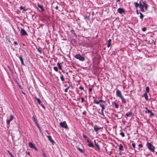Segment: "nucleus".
I'll return each instance as SVG.
<instances>
[{"label":"nucleus","mask_w":157,"mask_h":157,"mask_svg":"<svg viewBox=\"0 0 157 157\" xmlns=\"http://www.w3.org/2000/svg\"><path fill=\"white\" fill-rule=\"evenodd\" d=\"M146 146L149 151L153 152H155V147L151 143L147 142Z\"/></svg>","instance_id":"f257e3e1"},{"label":"nucleus","mask_w":157,"mask_h":157,"mask_svg":"<svg viewBox=\"0 0 157 157\" xmlns=\"http://www.w3.org/2000/svg\"><path fill=\"white\" fill-rule=\"evenodd\" d=\"M75 57L76 59L81 61H83L85 60V58L84 57L82 56L80 54H78L75 55Z\"/></svg>","instance_id":"f03ea898"},{"label":"nucleus","mask_w":157,"mask_h":157,"mask_svg":"<svg viewBox=\"0 0 157 157\" xmlns=\"http://www.w3.org/2000/svg\"><path fill=\"white\" fill-rule=\"evenodd\" d=\"M60 126L63 128L66 129L67 127V125L65 121H63V122H60L59 123Z\"/></svg>","instance_id":"7ed1b4c3"},{"label":"nucleus","mask_w":157,"mask_h":157,"mask_svg":"<svg viewBox=\"0 0 157 157\" xmlns=\"http://www.w3.org/2000/svg\"><path fill=\"white\" fill-rule=\"evenodd\" d=\"M21 33L22 36H27L28 35L25 30L22 28H21Z\"/></svg>","instance_id":"20e7f679"},{"label":"nucleus","mask_w":157,"mask_h":157,"mask_svg":"<svg viewBox=\"0 0 157 157\" xmlns=\"http://www.w3.org/2000/svg\"><path fill=\"white\" fill-rule=\"evenodd\" d=\"M116 95L117 97L120 98L122 96L121 91L119 90H117L116 91Z\"/></svg>","instance_id":"39448f33"},{"label":"nucleus","mask_w":157,"mask_h":157,"mask_svg":"<svg viewBox=\"0 0 157 157\" xmlns=\"http://www.w3.org/2000/svg\"><path fill=\"white\" fill-rule=\"evenodd\" d=\"M13 116L12 115H11L10 119L6 120V124L7 125H9L10 124V122L13 120Z\"/></svg>","instance_id":"423d86ee"},{"label":"nucleus","mask_w":157,"mask_h":157,"mask_svg":"<svg viewBox=\"0 0 157 157\" xmlns=\"http://www.w3.org/2000/svg\"><path fill=\"white\" fill-rule=\"evenodd\" d=\"M117 12L121 14L123 13H124L125 12L123 8H118L117 10Z\"/></svg>","instance_id":"0eeeda50"},{"label":"nucleus","mask_w":157,"mask_h":157,"mask_svg":"<svg viewBox=\"0 0 157 157\" xmlns=\"http://www.w3.org/2000/svg\"><path fill=\"white\" fill-rule=\"evenodd\" d=\"M101 129V128L99 127L97 125H95L94 126V129L95 132L98 131L99 130Z\"/></svg>","instance_id":"6e6552de"},{"label":"nucleus","mask_w":157,"mask_h":157,"mask_svg":"<svg viewBox=\"0 0 157 157\" xmlns=\"http://www.w3.org/2000/svg\"><path fill=\"white\" fill-rule=\"evenodd\" d=\"M86 142L87 143H88V146L90 147H94V145L88 139L87 140Z\"/></svg>","instance_id":"1a4fd4ad"},{"label":"nucleus","mask_w":157,"mask_h":157,"mask_svg":"<svg viewBox=\"0 0 157 157\" xmlns=\"http://www.w3.org/2000/svg\"><path fill=\"white\" fill-rule=\"evenodd\" d=\"M47 137H48L49 141L52 144H53L55 143L54 140L52 139V137L50 136H47Z\"/></svg>","instance_id":"9d476101"},{"label":"nucleus","mask_w":157,"mask_h":157,"mask_svg":"<svg viewBox=\"0 0 157 157\" xmlns=\"http://www.w3.org/2000/svg\"><path fill=\"white\" fill-rule=\"evenodd\" d=\"M103 101L102 100H100L99 101H98L96 100H94V103L97 104H99L100 102H101Z\"/></svg>","instance_id":"9b49d317"},{"label":"nucleus","mask_w":157,"mask_h":157,"mask_svg":"<svg viewBox=\"0 0 157 157\" xmlns=\"http://www.w3.org/2000/svg\"><path fill=\"white\" fill-rule=\"evenodd\" d=\"M132 111H130L129 112H128L125 115L126 116L128 117H130L132 115Z\"/></svg>","instance_id":"f8f14e48"},{"label":"nucleus","mask_w":157,"mask_h":157,"mask_svg":"<svg viewBox=\"0 0 157 157\" xmlns=\"http://www.w3.org/2000/svg\"><path fill=\"white\" fill-rule=\"evenodd\" d=\"M139 8L140 10V11L143 13L145 11L144 9V5H142L140 6H139Z\"/></svg>","instance_id":"ddd939ff"},{"label":"nucleus","mask_w":157,"mask_h":157,"mask_svg":"<svg viewBox=\"0 0 157 157\" xmlns=\"http://www.w3.org/2000/svg\"><path fill=\"white\" fill-rule=\"evenodd\" d=\"M19 59L21 61V64L22 65H25V64L24 63L23 59L22 58V56H20L19 57Z\"/></svg>","instance_id":"4468645a"},{"label":"nucleus","mask_w":157,"mask_h":157,"mask_svg":"<svg viewBox=\"0 0 157 157\" xmlns=\"http://www.w3.org/2000/svg\"><path fill=\"white\" fill-rule=\"evenodd\" d=\"M28 144H29V147L30 148H33L35 146L34 144H33V143H32L31 142H30Z\"/></svg>","instance_id":"2eb2a0df"},{"label":"nucleus","mask_w":157,"mask_h":157,"mask_svg":"<svg viewBox=\"0 0 157 157\" xmlns=\"http://www.w3.org/2000/svg\"><path fill=\"white\" fill-rule=\"evenodd\" d=\"M119 150L120 151H123V146L121 144H119Z\"/></svg>","instance_id":"dca6fc26"},{"label":"nucleus","mask_w":157,"mask_h":157,"mask_svg":"<svg viewBox=\"0 0 157 157\" xmlns=\"http://www.w3.org/2000/svg\"><path fill=\"white\" fill-rule=\"evenodd\" d=\"M37 6L42 11L44 12V10L43 8V7L42 6L39 4H38L37 5Z\"/></svg>","instance_id":"f3484780"},{"label":"nucleus","mask_w":157,"mask_h":157,"mask_svg":"<svg viewBox=\"0 0 157 157\" xmlns=\"http://www.w3.org/2000/svg\"><path fill=\"white\" fill-rule=\"evenodd\" d=\"M122 102L123 103H125L126 102V101L125 99L123 96H122L120 98Z\"/></svg>","instance_id":"a211bd4d"},{"label":"nucleus","mask_w":157,"mask_h":157,"mask_svg":"<svg viewBox=\"0 0 157 157\" xmlns=\"http://www.w3.org/2000/svg\"><path fill=\"white\" fill-rule=\"evenodd\" d=\"M139 14H140V19L142 21L143 17H144V15L140 12H139Z\"/></svg>","instance_id":"6ab92c4d"},{"label":"nucleus","mask_w":157,"mask_h":157,"mask_svg":"<svg viewBox=\"0 0 157 157\" xmlns=\"http://www.w3.org/2000/svg\"><path fill=\"white\" fill-rule=\"evenodd\" d=\"M60 74L61 75L60 76V79L63 82L65 81V79L63 77V75L61 74V73H60Z\"/></svg>","instance_id":"aec40b11"},{"label":"nucleus","mask_w":157,"mask_h":157,"mask_svg":"<svg viewBox=\"0 0 157 157\" xmlns=\"http://www.w3.org/2000/svg\"><path fill=\"white\" fill-rule=\"evenodd\" d=\"M35 99L37 100V102L40 104L41 102V101L39 98H37L36 97H35Z\"/></svg>","instance_id":"412c9836"},{"label":"nucleus","mask_w":157,"mask_h":157,"mask_svg":"<svg viewBox=\"0 0 157 157\" xmlns=\"http://www.w3.org/2000/svg\"><path fill=\"white\" fill-rule=\"evenodd\" d=\"M37 51L40 54H41L42 53L41 48L40 47H39L38 48H37Z\"/></svg>","instance_id":"4be33fe9"},{"label":"nucleus","mask_w":157,"mask_h":157,"mask_svg":"<svg viewBox=\"0 0 157 157\" xmlns=\"http://www.w3.org/2000/svg\"><path fill=\"white\" fill-rule=\"evenodd\" d=\"M20 9L21 10H23V11L22 12V13H24L26 10L25 9V8L22 6H21L20 7Z\"/></svg>","instance_id":"5701e85b"},{"label":"nucleus","mask_w":157,"mask_h":157,"mask_svg":"<svg viewBox=\"0 0 157 157\" xmlns=\"http://www.w3.org/2000/svg\"><path fill=\"white\" fill-rule=\"evenodd\" d=\"M114 104V105H115V107L117 109L118 108V107H119V106H118V104H117L116 102H113V103H112V105L113 104Z\"/></svg>","instance_id":"b1692460"},{"label":"nucleus","mask_w":157,"mask_h":157,"mask_svg":"<svg viewBox=\"0 0 157 157\" xmlns=\"http://www.w3.org/2000/svg\"><path fill=\"white\" fill-rule=\"evenodd\" d=\"M144 97L145 98L146 100H148V96L147 95V93H144Z\"/></svg>","instance_id":"393cba45"},{"label":"nucleus","mask_w":157,"mask_h":157,"mask_svg":"<svg viewBox=\"0 0 157 157\" xmlns=\"http://www.w3.org/2000/svg\"><path fill=\"white\" fill-rule=\"evenodd\" d=\"M57 65L60 70H62V67L61 65L60 64L59 62L57 63Z\"/></svg>","instance_id":"a878e982"},{"label":"nucleus","mask_w":157,"mask_h":157,"mask_svg":"<svg viewBox=\"0 0 157 157\" xmlns=\"http://www.w3.org/2000/svg\"><path fill=\"white\" fill-rule=\"evenodd\" d=\"M145 109H146V110L145 111V113H149L150 112H151V111L148 109L147 108V107H145Z\"/></svg>","instance_id":"bb28decb"},{"label":"nucleus","mask_w":157,"mask_h":157,"mask_svg":"<svg viewBox=\"0 0 157 157\" xmlns=\"http://www.w3.org/2000/svg\"><path fill=\"white\" fill-rule=\"evenodd\" d=\"M77 149L79 151H80L81 153H83L84 152V151H83L82 149H81V148H80V147H77Z\"/></svg>","instance_id":"cd10ccee"},{"label":"nucleus","mask_w":157,"mask_h":157,"mask_svg":"<svg viewBox=\"0 0 157 157\" xmlns=\"http://www.w3.org/2000/svg\"><path fill=\"white\" fill-rule=\"evenodd\" d=\"M70 88H71L72 89H73V88L72 83L70 84L69 86L67 87V88L68 89Z\"/></svg>","instance_id":"c85d7f7f"},{"label":"nucleus","mask_w":157,"mask_h":157,"mask_svg":"<svg viewBox=\"0 0 157 157\" xmlns=\"http://www.w3.org/2000/svg\"><path fill=\"white\" fill-rule=\"evenodd\" d=\"M146 92L145 93H148L149 91V88L148 86H147L146 87Z\"/></svg>","instance_id":"c756f323"},{"label":"nucleus","mask_w":157,"mask_h":157,"mask_svg":"<svg viewBox=\"0 0 157 157\" xmlns=\"http://www.w3.org/2000/svg\"><path fill=\"white\" fill-rule=\"evenodd\" d=\"M33 119L34 121L35 122V124L37 123V120L36 119L35 117L34 116H33Z\"/></svg>","instance_id":"7c9ffc66"},{"label":"nucleus","mask_w":157,"mask_h":157,"mask_svg":"<svg viewBox=\"0 0 157 157\" xmlns=\"http://www.w3.org/2000/svg\"><path fill=\"white\" fill-rule=\"evenodd\" d=\"M134 5L135 6V7L136 8H137L139 6V5H138V3L137 2H135L134 3Z\"/></svg>","instance_id":"2f4dec72"},{"label":"nucleus","mask_w":157,"mask_h":157,"mask_svg":"<svg viewBox=\"0 0 157 157\" xmlns=\"http://www.w3.org/2000/svg\"><path fill=\"white\" fill-rule=\"evenodd\" d=\"M120 135H121L122 137L124 136V134L123 132L121 131L120 133Z\"/></svg>","instance_id":"473e14b6"},{"label":"nucleus","mask_w":157,"mask_h":157,"mask_svg":"<svg viewBox=\"0 0 157 157\" xmlns=\"http://www.w3.org/2000/svg\"><path fill=\"white\" fill-rule=\"evenodd\" d=\"M36 124V126H37V127L38 128L40 131H41L40 127V125L38 124V123H37Z\"/></svg>","instance_id":"72a5a7b5"},{"label":"nucleus","mask_w":157,"mask_h":157,"mask_svg":"<svg viewBox=\"0 0 157 157\" xmlns=\"http://www.w3.org/2000/svg\"><path fill=\"white\" fill-rule=\"evenodd\" d=\"M144 8L145 10V11H146L147 10L148 5H145L144 6Z\"/></svg>","instance_id":"f704fd0d"},{"label":"nucleus","mask_w":157,"mask_h":157,"mask_svg":"<svg viewBox=\"0 0 157 157\" xmlns=\"http://www.w3.org/2000/svg\"><path fill=\"white\" fill-rule=\"evenodd\" d=\"M54 70L56 71L57 72L58 71V69L57 67H53Z\"/></svg>","instance_id":"c9c22d12"},{"label":"nucleus","mask_w":157,"mask_h":157,"mask_svg":"<svg viewBox=\"0 0 157 157\" xmlns=\"http://www.w3.org/2000/svg\"><path fill=\"white\" fill-rule=\"evenodd\" d=\"M146 30L147 28L145 27H143L142 28V30L144 32L146 31Z\"/></svg>","instance_id":"e433bc0d"},{"label":"nucleus","mask_w":157,"mask_h":157,"mask_svg":"<svg viewBox=\"0 0 157 157\" xmlns=\"http://www.w3.org/2000/svg\"><path fill=\"white\" fill-rule=\"evenodd\" d=\"M142 3H143V5H144V6L145 5H147V3H146V2L145 1H143V2Z\"/></svg>","instance_id":"4c0bfd02"},{"label":"nucleus","mask_w":157,"mask_h":157,"mask_svg":"<svg viewBox=\"0 0 157 157\" xmlns=\"http://www.w3.org/2000/svg\"><path fill=\"white\" fill-rule=\"evenodd\" d=\"M150 116H153L154 115V114L151 111V112H150Z\"/></svg>","instance_id":"58836bf2"},{"label":"nucleus","mask_w":157,"mask_h":157,"mask_svg":"<svg viewBox=\"0 0 157 157\" xmlns=\"http://www.w3.org/2000/svg\"><path fill=\"white\" fill-rule=\"evenodd\" d=\"M70 32L72 34H75V32L74 30L71 29L70 30Z\"/></svg>","instance_id":"ea45409f"},{"label":"nucleus","mask_w":157,"mask_h":157,"mask_svg":"<svg viewBox=\"0 0 157 157\" xmlns=\"http://www.w3.org/2000/svg\"><path fill=\"white\" fill-rule=\"evenodd\" d=\"M92 88H90L89 89V94H90V92L92 91Z\"/></svg>","instance_id":"a19ab883"},{"label":"nucleus","mask_w":157,"mask_h":157,"mask_svg":"<svg viewBox=\"0 0 157 157\" xmlns=\"http://www.w3.org/2000/svg\"><path fill=\"white\" fill-rule=\"evenodd\" d=\"M132 145L133 148H135V144L134 143H132Z\"/></svg>","instance_id":"79ce46f5"},{"label":"nucleus","mask_w":157,"mask_h":157,"mask_svg":"<svg viewBox=\"0 0 157 157\" xmlns=\"http://www.w3.org/2000/svg\"><path fill=\"white\" fill-rule=\"evenodd\" d=\"M79 88L81 90H84V88L82 86H79Z\"/></svg>","instance_id":"37998d69"},{"label":"nucleus","mask_w":157,"mask_h":157,"mask_svg":"<svg viewBox=\"0 0 157 157\" xmlns=\"http://www.w3.org/2000/svg\"><path fill=\"white\" fill-rule=\"evenodd\" d=\"M99 105L101 108L104 106V105L101 103L99 104Z\"/></svg>","instance_id":"c03bdc74"},{"label":"nucleus","mask_w":157,"mask_h":157,"mask_svg":"<svg viewBox=\"0 0 157 157\" xmlns=\"http://www.w3.org/2000/svg\"><path fill=\"white\" fill-rule=\"evenodd\" d=\"M81 102L83 103L84 101V99L83 97L81 98Z\"/></svg>","instance_id":"a18cd8bd"},{"label":"nucleus","mask_w":157,"mask_h":157,"mask_svg":"<svg viewBox=\"0 0 157 157\" xmlns=\"http://www.w3.org/2000/svg\"><path fill=\"white\" fill-rule=\"evenodd\" d=\"M95 145H96V146H97V147H98V149H100V147L98 144H96V143H95Z\"/></svg>","instance_id":"49530a36"},{"label":"nucleus","mask_w":157,"mask_h":157,"mask_svg":"<svg viewBox=\"0 0 157 157\" xmlns=\"http://www.w3.org/2000/svg\"><path fill=\"white\" fill-rule=\"evenodd\" d=\"M141 1H140V2H139V3H138V5H139V6L143 5L142 4V3L141 2Z\"/></svg>","instance_id":"de8ad7c7"},{"label":"nucleus","mask_w":157,"mask_h":157,"mask_svg":"<svg viewBox=\"0 0 157 157\" xmlns=\"http://www.w3.org/2000/svg\"><path fill=\"white\" fill-rule=\"evenodd\" d=\"M43 155L44 157H47L46 156V154L44 152L43 153Z\"/></svg>","instance_id":"09e8293b"},{"label":"nucleus","mask_w":157,"mask_h":157,"mask_svg":"<svg viewBox=\"0 0 157 157\" xmlns=\"http://www.w3.org/2000/svg\"><path fill=\"white\" fill-rule=\"evenodd\" d=\"M101 114L103 117H105V115L103 113V111H101Z\"/></svg>","instance_id":"8fccbe9b"},{"label":"nucleus","mask_w":157,"mask_h":157,"mask_svg":"<svg viewBox=\"0 0 157 157\" xmlns=\"http://www.w3.org/2000/svg\"><path fill=\"white\" fill-rule=\"evenodd\" d=\"M111 43H108L107 47L108 48H109L111 46Z\"/></svg>","instance_id":"3c124183"},{"label":"nucleus","mask_w":157,"mask_h":157,"mask_svg":"<svg viewBox=\"0 0 157 157\" xmlns=\"http://www.w3.org/2000/svg\"><path fill=\"white\" fill-rule=\"evenodd\" d=\"M83 136L84 138L85 139H86L87 138V136L84 134H83Z\"/></svg>","instance_id":"603ef678"},{"label":"nucleus","mask_w":157,"mask_h":157,"mask_svg":"<svg viewBox=\"0 0 157 157\" xmlns=\"http://www.w3.org/2000/svg\"><path fill=\"white\" fill-rule=\"evenodd\" d=\"M138 146L140 147H143L142 145L141 144H139L138 145Z\"/></svg>","instance_id":"864d4df0"},{"label":"nucleus","mask_w":157,"mask_h":157,"mask_svg":"<svg viewBox=\"0 0 157 157\" xmlns=\"http://www.w3.org/2000/svg\"><path fill=\"white\" fill-rule=\"evenodd\" d=\"M105 109V106H104L103 107H101V111H103Z\"/></svg>","instance_id":"5fc2aeb1"},{"label":"nucleus","mask_w":157,"mask_h":157,"mask_svg":"<svg viewBox=\"0 0 157 157\" xmlns=\"http://www.w3.org/2000/svg\"><path fill=\"white\" fill-rule=\"evenodd\" d=\"M111 39H109L108 40V43H111Z\"/></svg>","instance_id":"6e6d98bb"},{"label":"nucleus","mask_w":157,"mask_h":157,"mask_svg":"<svg viewBox=\"0 0 157 157\" xmlns=\"http://www.w3.org/2000/svg\"><path fill=\"white\" fill-rule=\"evenodd\" d=\"M68 90V89H67V88L64 90V91L65 92H67Z\"/></svg>","instance_id":"4d7b16f0"},{"label":"nucleus","mask_w":157,"mask_h":157,"mask_svg":"<svg viewBox=\"0 0 157 157\" xmlns=\"http://www.w3.org/2000/svg\"><path fill=\"white\" fill-rule=\"evenodd\" d=\"M33 148L36 151H37V149L36 147L35 146Z\"/></svg>","instance_id":"13d9d810"},{"label":"nucleus","mask_w":157,"mask_h":157,"mask_svg":"<svg viewBox=\"0 0 157 157\" xmlns=\"http://www.w3.org/2000/svg\"><path fill=\"white\" fill-rule=\"evenodd\" d=\"M7 152L10 155H12V154L10 153V152L9 151H8Z\"/></svg>","instance_id":"bf43d9fd"},{"label":"nucleus","mask_w":157,"mask_h":157,"mask_svg":"<svg viewBox=\"0 0 157 157\" xmlns=\"http://www.w3.org/2000/svg\"><path fill=\"white\" fill-rule=\"evenodd\" d=\"M86 113V111H84L82 113L83 115H85Z\"/></svg>","instance_id":"052dcab7"},{"label":"nucleus","mask_w":157,"mask_h":157,"mask_svg":"<svg viewBox=\"0 0 157 157\" xmlns=\"http://www.w3.org/2000/svg\"><path fill=\"white\" fill-rule=\"evenodd\" d=\"M13 43L15 44V45H17L18 44L17 43L16 41H14Z\"/></svg>","instance_id":"680f3d73"},{"label":"nucleus","mask_w":157,"mask_h":157,"mask_svg":"<svg viewBox=\"0 0 157 157\" xmlns=\"http://www.w3.org/2000/svg\"><path fill=\"white\" fill-rule=\"evenodd\" d=\"M136 13L137 14H139V13L138 10L137 9L136 10Z\"/></svg>","instance_id":"e2e57ef3"},{"label":"nucleus","mask_w":157,"mask_h":157,"mask_svg":"<svg viewBox=\"0 0 157 157\" xmlns=\"http://www.w3.org/2000/svg\"><path fill=\"white\" fill-rule=\"evenodd\" d=\"M55 8L56 10H57L58 9V6H56Z\"/></svg>","instance_id":"0e129e2a"},{"label":"nucleus","mask_w":157,"mask_h":157,"mask_svg":"<svg viewBox=\"0 0 157 157\" xmlns=\"http://www.w3.org/2000/svg\"><path fill=\"white\" fill-rule=\"evenodd\" d=\"M26 153H27V154H28V155H30L29 152H26Z\"/></svg>","instance_id":"69168bd1"},{"label":"nucleus","mask_w":157,"mask_h":157,"mask_svg":"<svg viewBox=\"0 0 157 157\" xmlns=\"http://www.w3.org/2000/svg\"><path fill=\"white\" fill-rule=\"evenodd\" d=\"M21 92H22V94H25V93H24V92L23 91H21Z\"/></svg>","instance_id":"338daca9"},{"label":"nucleus","mask_w":157,"mask_h":157,"mask_svg":"<svg viewBox=\"0 0 157 157\" xmlns=\"http://www.w3.org/2000/svg\"><path fill=\"white\" fill-rule=\"evenodd\" d=\"M116 2H120V0H116Z\"/></svg>","instance_id":"774afa93"}]
</instances>
